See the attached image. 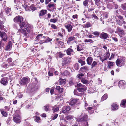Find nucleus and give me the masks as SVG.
Wrapping results in <instances>:
<instances>
[{
  "instance_id": "f257e3e1",
  "label": "nucleus",
  "mask_w": 126,
  "mask_h": 126,
  "mask_svg": "<svg viewBox=\"0 0 126 126\" xmlns=\"http://www.w3.org/2000/svg\"><path fill=\"white\" fill-rule=\"evenodd\" d=\"M14 21L16 23L18 24L20 28L24 27L25 24L23 20V18L22 16H16L13 19Z\"/></svg>"
},
{
  "instance_id": "f03ea898",
  "label": "nucleus",
  "mask_w": 126,
  "mask_h": 126,
  "mask_svg": "<svg viewBox=\"0 0 126 126\" xmlns=\"http://www.w3.org/2000/svg\"><path fill=\"white\" fill-rule=\"evenodd\" d=\"M87 89L86 87L84 85L80 83L77 84V90L80 92L82 93L86 91Z\"/></svg>"
},
{
  "instance_id": "7ed1b4c3",
  "label": "nucleus",
  "mask_w": 126,
  "mask_h": 126,
  "mask_svg": "<svg viewBox=\"0 0 126 126\" xmlns=\"http://www.w3.org/2000/svg\"><path fill=\"white\" fill-rule=\"evenodd\" d=\"M30 79L28 77L23 78L20 81L19 84L21 85L26 84L30 82Z\"/></svg>"
},
{
  "instance_id": "20e7f679",
  "label": "nucleus",
  "mask_w": 126,
  "mask_h": 126,
  "mask_svg": "<svg viewBox=\"0 0 126 126\" xmlns=\"http://www.w3.org/2000/svg\"><path fill=\"white\" fill-rule=\"evenodd\" d=\"M118 86L121 89H124L126 87V84L125 81L124 80L120 81L118 83Z\"/></svg>"
},
{
  "instance_id": "39448f33",
  "label": "nucleus",
  "mask_w": 126,
  "mask_h": 126,
  "mask_svg": "<svg viewBox=\"0 0 126 126\" xmlns=\"http://www.w3.org/2000/svg\"><path fill=\"white\" fill-rule=\"evenodd\" d=\"M0 36L2 39L4 41H6L7 40V37L6 33L4 32L0 31Z\"/></svg>"
},
{
  "instance_id": "423d86ee",
  "label": "nucleus",
  "mask_w": 126,
  "mask_h": 126,
  "mask_svg": "<svg viewBox=\"0 0 126 126\" xmlns=\"http://www.w3.org/2000/svg\"><path fill=\"white\" fill-rule=\"evenodd\" d=\"M83 114H84L83 113H82L80 117L78 119V120L79 122L85 121L87 120L88 118L87 116L85 114L83 117H82V116Z\"/></svg>"
},
{
  "instance_id": "0eeeda50",
  "label": "nucleus",
  "mask_w": 126,
  "mask_h": 126,
  "mask_svg": "<svg viewBox=\"0 0 126 126\" xmlns=\"http://www.w3.org/2000/svg\"><path fill=\"white\" fill-rule=\"evenodd\" d=\"M13 120L17 123H19L21 122V118L20 116L17 114H15L13 117Z\"/></svg>"
},
{
  "instance_id": "6e6552de",
  "label": "nucleus",
  "mask_w": 126,
  "mask_h": 126,
  "mask_svg": "<svg viewBox=\"0 0 126 126\" xmlns=\"http://www.w3.org/2000/svg\"><path fill=\"white\" fill-rule=\"evenodd\" d=\"M71 59L70 58H65L63 61L62 65V66H64L67 64H69L70 62Z\"/></svg>"
},
{
  "instance_id": "1a4fd4ad",
  "label": "nucleus",
  "mask_w": 126,
  "mask_h": 126,
  "mask_svg": "<svg viewBox=\"0 0 126 126\" xmlns=\"http://www.w3.org/2000/svg\"><path fill=\"white\" fill-rule=\"evenodd\" d=\"M117 16L118 18L120 19L119 20H116V21L117 23L119 25H121L122 24V22L120 20L123 21L124 20V19L123 18V16H121L120 15H118Z\"/></svg>"
},
{
  "instance_id": "9d476101",
  "label": "nucleus",
  "mask_w": 126,
  "mask_h": 126,
  "mask_svg": "<svg viewBox=\"0 0 126 126\" xmlns=\"http://www.w3.org/2000/svg\"><path fill=\"white\" fill-rule=\"evenodd\" d=\"M109 36V34L107 33L102 32L99 35V37L100 38L106 40L108 38Z\"/></svg>"
},
{
  "instance_id": "9b49d317",
  "label": "nucleus",
  "mask_w": 126,
  "mask_h": 126,
  "mask_svg": "<svg viewBox=\"0 0 126 126\" xmlns=\"http://www.w3.org/2000/svg\"><path fill=\"white\" fill-rule=\"evenodd\" d=\"M125 59H124L122 58L118 59L116 62V65L117 66H119L120 65V63L122 62L124 64L125 63Z\"/></svg>"
},
{
  "instance_id": "f8f14e48",
  "label": "nucleus",
  "mask_w": 126,
  "mask_h": 126,
  "mask_svg": "<svg viewBox=\"0 0 126 126\" xmlns=\"http://www.w3.org/2000/svg\"><path fill=\"white\" fill-rule=\"evenodd\" d=\"M47 12L46 10L42 9L39 12V16L40 18L42 16H44Z\"/></svg>"
},
{
  "instance_id": "ddd939ff",
  "label": "nucleus",
  "mask_w": 126,
  "mask_h": 126,
  "mask_svg": "<svg viewBox=\"0 0 126 126\" xmlns=\"http://www.w3.org/2000/svg\"><path fill=\"white\" fill-rule=\"evenodd\" d=\"M8 78H7L5 77L2 78L1 80V83L4 85H6L8 83Z\"/></svg>"
},
{
  "instance_id": "4468645a",
  "label": "nucleus",
  "mask_w": 126,
  "mask_h": 126,
  "mask_svg": "<svg viewBox=\"0 0 126 126\" xmlns=\"http://www.w3.org/2000/svg\"><path fill=\"white\" fill-rule=\"evenodd\" d=\"M70 109L69 106H65L63 108L62 111L64 113H66L68 112Z\"/></svg>"
},
{
  "instance_id": "2eb2a0df",
  "label": "nucleus",
  "mask_w": 126,
  "mask_h": 126,
  "mask_svg": "<svg viewBox=\"0 0 126 126\" xmlns=\"http://www.w3.org/2000/svg\"><path fill=\"white\" fill-rule=\"evenodd\" d=\"M78 100L77 99H74L71 100V108L72 107L74 108V110L76 107V106L75 105Z\"/></svg>"
},
{
  "instance_id": "dca6fc26",
  "label": "nucleus",
  "mask_w": 126,
  "mask_h": 126,
  "mask_svg": "<svg viewBox=\"0 0 126 126\" xmlns=\"http://www.w3.org/2000/svg\"><path fill=\"white\" fill-rule=\"evenodd\" d=\"M85 48V46L82 44H80L77 46V50L78 51H80L83 50Z\"/></svg>"
},
{
  "instance_id": "f3484780",
  "label": "nucleus",
  "mask_w": 126,
  "mask_h": 126,
  "mask_svg": "<svg viewBox=\"0 0 126 126\" xmlns=\"http://www.w3.org/2000/svg\"><path fill=\"white\" fill-rule=\"evenodd\" d=\"M12 43L11 41L9 42L8 44L6 46L5 50H10L12 48Z\"/></svg>"
},
{
  "instance_id": "a211bd4d",
  "label": "nucleus",
  "mask_w": 126,
  "mask_h": 126,
  "mask_svg": "<svg viewBox=\"0 0 126 126\" xmlns=\"http://www.w3.org/2000/svg\"><path fill=\"white\" fill-rule=\"evenodd\" d=\"M65 27L67 29L68 31L69 32L71 31V24L69 23H66L65 24Z\"/></svg>"
},
{
  "instance_id": "6ab92c4d",
  "label": "nucleus",
  "mask_w": 126,
  "mask_h": 126,
  "mask_svg": "<svg viewBox=\"0 0 126 126\" xmlns=\"http://www.w3.org/2000/svg\"><path fill=\"white\" fill-rule=\"evenodd\" d=\"M1 17L0 16V29L1 30H4L5 29L4 26L3 25L4 22L1 20Z\"/></svg>"
},
{
  "instance_id": "aec40b11",
  "label": "nucleus",
  "mask_w": 126,
  "mask_h": 126,
  "mask_svg": "<svg viewBox=\"0 0 126 126\" xmlns=\"http://www.w3.org/2000/svg\"><path fill=\"white\" fill-rule=\"evenodd\" d=\"M118 106H119L116 104L113 103L111 105V109L112 110H116L118 109Z\"/></svg>"
},
{
  "instance_id": "412c9836",
  "label": "nucleus",
  "mask_w": 126,
  "mask_h": 126,
  "mask_svg": "<svg viewBox=\"0 0 126 126\" xmlns=\"http://www.w3.org/2000/svg\"><path fill=\"white\" fill-rule=\"evenodd\" d=\"M19 29L18 30V31L19 32H20L21 33L23 34V35L25 36H26L28 34V32H26V31L24 29Z\"/></svg>"
},
{
  "instance_id": "4be33fe9",
  "label": "nucleus",
  "mask_w": 126,
  "mask_h": 126,
  "mask_svg": "<svg viewBox=\"0 0 126 126\" xmlns=\"http://www.w3.org/2000/svg\"><path fill=\"white\" fill-rule=\"evenodd\" d=\"M93 60V59L92 57H89L87 59V64L89 65L91 64Z\"/></svg>"
},
{
  "instance_id": "5701e85b",
  "label": "nucleus",
  "mask_w": 126,
  "mask_h": 126,
  "mask_svg": "<svg viewBox=\"0 0 126 126\" xmlns=\"http://www.w3.org/2000/svg\"><path fill=\"white\" fill-rule=\"evenodd\" d=\"M120 106L123 107H126V99H123L122 101Z\"/></svg>"
},
{
  "instance_id": "b1692460",
  "label": "nucleus",
  "mask_w": 126,
  "mask_h": 126,
  "mask_svg": "<svg viewBox=\"0 0 126 126\" xmlns=\"http://www.w3.org/2000/svg\"><path fill=\"white\" fill-rule=\"evenodd\" d=\"M55 5H56L55 4ZM55 6V4L54 3L50 2L48 4L47 6V8L49 9H50L54 8Z\"/></svg>"
},
{
  "instance_id": "393cba45",
  "label": "nucleus",
  "mask_w": 126,
  "mask_h": 126,
  "mask_svg": "<svg viewBox=\"0 0 126 126\" xmlns=\"http://www.w3.org/2000/svg\"><path fill=\"white\" fill-rule=\"evenodd\" d=\"M43 35V34L42 33L38 35L35 39V41H36V42H36L37 41H39V39L41 38Z\"/></svg>"
},
{
  "instance_id": "a878e982",
  "label": "nucleus",
  "mask_w": 126,
  "mask_h": 126,
  "mask_svg": "<svg viewBox=\"0 0 126 126\" xmlns=\"http://www.w3.org/2000/svg\"><path fill=\"white\" fill-rule=\"evenodd\" d=\"M84 25L85 28H88L92 27V24L90 22H87Z\"/></svg>"
},
{
  "instance_id": "bb28decb",
  "label": "nucleus",
  "mask_w": 126,
  "mask_h": 126,
  "mask_svg": "<svg viewBox=\"0 0 126 126\" xmlns=\"http://www.w3.org/2000/svg\"><path fill=\"white\" fill-rule=\"evenodd\" d=\"M56 41L59 44H60L61 45H63V42L61 41V39L59 38H57L55 39Z\"/></svg>"
},
{
  "instance_id": "cd10ccee",
  "label": "nucleus",
  "mask_w": 126,
  "mask_h": 126,
  "mask_svg": "<svg viewBox=\"0 0 126 126\" xmlns=\"http://www.w3.org/2000/svg\"><path fill=\"white\" fill-rule=\"evenodd\" d=\"M100 57V60L102 62L107 59V58L105 56H97V57Z\"/></svg>"
},
{
  "instance_id": "c85d7f7f",
  "label": "nucleus",
  "mask_w": 126,
  "mask_h": 126,
  "mask_svg": "<svg viewBox=\"0 0 126 126\" xmlns=\"http://www.w3.org/2000/svg\"><path fill=\"white\" fill-rule=\"evenodd\" d=\"M59 81L60 84H64L65 83V79H61L59 80Z\"/></svg>"
},
{
  "instance_id": "c756f323",
  "label": "nucleus",
  "mask_w": 126,
  "mask_h": 126,
  "mask_svg": "<svg viewBox=\"0 0 126 126\" xmlns=\"http://www.w3.org/2000/svg\"><path fill=\"white\" fill-rule=\"evenodd\" d=\"M50 22L54 23H55L57 21H58V19L57 17H56L55 19H51L50 20Z\"/></svg>"
},
{
  "instance_id": "7c9ffc66",
  "label": "nucleus",
  "mask_w": 126,
  "mask_h": 126,
  "mask_svg": "<svg viewBox=\"0 0 126 126\" xmlns=\"http://www.w3.org/2000/svg\"><path fill=\"white\" fill-rule=\"evenodd\" d=\"M109 16V13L107 12H104L103 13V18H107Z\"/></svg>"
},
{
  "instance_id": "2f4dec72",
  "label": "nucleus",
  "mask_w": 126,
  "mask_h": 126,
  "mask_svg": "<svg viewBox=\"0 0 126 126\" xmlns=\"http://www.w3.org/2000/svg\"><path fill=\"white\" fill-rule=\"evenodd\" d=\"M11 11V9L9 8H8L6 10L5 12L7 14V15L8 16L9 15L10 13V11Z\"/></svg>"
},
{
  "instance_id": "473e14b6",
  "label": "nucleus",
  "mask_w": 126,
  "mask_h": 126,
  "mask_svg": "<svg viewBox=\"0 0 126 126\" xmlns=\"http://www.w3.org/2000/svg\"><path fill=\"white\" fill-rule=\"evenodd\" d=\"M29 10H30L29 9L33 11H34L37 9L36 8L34 7L33 5H32L29 7Z\"/></svg>"
},
{
  "instance_id": "72a5a7b5",
  "label": "nucleus",
  "mask_w": 126,
  "mask_h": 126,
  "mask_svg": "<svg viewBox=\"0 0 126 126\" xmlns=\"http://www.w3.org/2000/svg\"><path fill=\"white\" fill-rule=\"evenodd\" d=\"M121 7L122 9L124 10H126V3L122 4Z\"/></svg>"
},
{
  "instance_id": "f704fd0d",
  "label": "nucleus",
  "mask_w": 126,
  "mask_h": 126,
  "mask_svg": "<svg viewBox=\"0 0 126 126\" xmlns=\"http://www.w3.org/2000/svg\"><path fill=\"white\" fill-rule=\"evenodd\" d=\"M1 112L2 115L5 117H7L8 114L7 113L5 112L3 110H1Z\"/></svg>"
},
{
  "instance_id": "c9c22d12",
  "label": "nucleus",
  "mask_w": 126,
  "mask_h": 126,
  "mask_svg": "<svg viewBox=\"0 0 126 126\" xmlns=\"http://www.w3.org/2000/svg\"><path fill=\"white\" fill-rule=\"evenodd\" d=\"M107 95L106 94H105L102 97L101 99V101H103L106 100L107 98Z\"/></svg>"
},
{
  "instance_id": "e433bc0d",
  "label": "nucleus",
  "mask_w": 126,
  "mask_h": 126,
  "mask_svg": "<svg viewBox=\"0 0 126 126\" xmlns=\"http://www.w3.org/2000/svg\"><path fill=\"white\" fill-rule=\"evenodd\" d=\"M81 81L84 84H87L88 82V81L84 78H82L81 80Z\"/></svg>"
},
{
  "instance_id": "4c0bfd02",
  "label": "nucleus",
  "mask_w": 126,
  "mask_h": 126,
  "mask_svg": "<svg viewBox=\"0 0 126 126\" xmlns=\"http://www.w3.org/2000/svg\"><path fill=\"white\" fill-rule=\"evenodd\" d=\"M84 73L79 74L77 75V77L79 79H81L82 77V76H84Z\"/></svg>"
},
{
  "instance_id": "58836bf2",
  "label": "nucleus",
  "mask_w": 126,
  "mask_h": 126,
  "mask_svg": "<svg viewBox=\"0 0 126 126\" xmlns=\"http://www.w3.org/2000/svg\"><path fill=\"white\" fill-rule=\"evenodd\" d=\"M93 34L94 35L96 36L97 37H98L100 35V32L98 31L94 32H93Z\"/></svg>"
},
{
  "instance_id": "ea45409f",
  "label": "nucleus",
  "mask_w": 126,
  "mask_h": 126,
  "mask_svg": "<svg viewBox=\"0 0 126 126\" xmlns=\"http://www.w3.org/2000/svg\"><path fill=\"white\" fill-rule=\"evenodd\" d=\"M84 42L86 43L90 42L91 43H93L94 42L93 40L91 39H86L84 40Z\"/></svg>"
},
{
  "instance_id": "a19ab883",
  "label": "nucleus",
  "mask_w": 126,
  "mask_h": 126,
  "mask_svg": "<svg viewBox=\"0 0 126 126\" xmlns=\"http://www.w3.org/2000/svg\"><path fill=\"white\" fill-rule=\"evenodd\" d=\"M107 7L109 9H112L113 8V3H109L107 5Z\"/></svg>"
},
{
  "instance_id": "79ce46f5",
  "label": "nucleus",
  "mask_w": 126,
  "mask_h": 126,
  "mask_svg": "<svg viewBox=\"0 0 126 126\" xmlns=\"http://www.w3.org/2000/svg\"><path fill=\"white\" fill-rule=\"evenodd\" d=\"M51 27L53 29H57L58 27L55 24H52L51 25Z\"/></svg>"
},
{
  "instance_id": "37998d69",
  "label": "nucleus",
  "mask_w": 126,
  "mask_h": 126,
  "mask_svg": "<svg viewBox=\"0 0 126 126\" xmlns=\"http://www.w3.org/2000/svg\"><path fill=\"white\" fill-rule=\"evenodd\" d=\"M81 64V65H83L85 64V62L84 61H82L81 60H80L78 61Z\"/></svg>"
},
{
  "instance_id": "c03bdc74",
  "label": "nucleus",
  "mask_w": 126,
  "mask_h": 126,
  "mask_svg": "<svg viewBox=\"0 0 126 126\" xmlns=\"http://www.w3.org/2000/svg\"><path fill=\"white\" fill-rule=\"evenodd\" d=\"M97 64V62L95 61H94L91 65V68H93Z\"/></svg>"
},
{
  "instance_id": "a18cd8bd",
  "label": "nucleus",
  "mask_w": 126,
  "mask_h": 126,
  "mask_svg": "<svg viewBox=\"0 0 126 126\" xmlns=\"http://www.w3.org/2000/svg\"><path fill=\"white\" fill-rule=\"evenodd\" d=\"M95 2V4L97 6L99 5V4L101 2L100 0H94Z\"/></svg>"
},
{
  "instance_id": "49530a36",
  "label": "nucleus",
  "mask_w": 126,
  "mask_h": 126,
  "mask_svg": "<svg viewBox=\"0 0 126 126\" xmlns=\"http://www.w3.org/2000/svg\"><path fill=\"white\" fill-rule=\"evenodd\" d=\"M113 7H114L115 9H117L118 8V6L117 4L114 2L113 3Z\"/></svg>"
},
{
  "instance_id": "de8ad7c7",
  "label": "nucleus",
  "mask_w": 126,
  "mask_h": 126,
  "mask_svg": "<svg viewBox=\"0 0 126 126\" xmlns=\"http://www.w3.org/2000/svg\"><path fill=\"white\" fill-rule=\"evenodd\" d=\"M54 107L52 109V110H53L54 112H55L58 111L59 110V108L58 107Z\"/></svg>"
},
{
  "instance_id": "09e8293b",
  "label": "nucleus",
  "mask_w": 126,
  "mask_h": 126,
  "mask_svg": "<svg viewBox=\"0 0 126 126\" xmlns=\"http://www.w3.org/2000/svg\"><path fill=\"white\" fill-rule=\"evenodd\" d=\"M118 32L120 34H123L124 31L121 28H118Z\"/></svg>"
},
{
  "instance_id": "8fccbe9b",
  "label": "nucleus",
  "mask_w": 126,
  "mask_h": 126,
  "mask_svg": "<svg viewBox=\"0 0 126 126\" xmlns=\"http://www.w3.org/2000/svg\"><path fill=\"white\" fill-rule=\"evenodd\" d=\"M71 48H69L66 50L67 54L68 55H69L71 54Z\"/></svg>"
},
{
  "instance_id": "3c124183",
  "label": "nucleus",
  "mask_w": 126,
  "mask_h": 126,
  "mask_svg": "<svg viewBox=\"0 0 126 126\" xmlns=\"http://www.w3.org/2000/svg\"><path fill=\"white\" fill-rule=\"evenodd\" d=\"M88 3L87 0H85L83 2V5L85 7H86Z\"/></svg>"
},
{
  "instance_id": "603ef678",
  "label": "nucleus",
  "mask_w": 126,
  "mask_h": 126,
  "mask_svg": "<svg viewBox=\"0 0 126 126\" xmlns=\"http://www.w3.org/2000/svg\"><path fill=\"white\" fill-rule=\"evenodd\" d=\"M126 40V39L125 38L124 39H123L121 40L122 42L121 43V44L123 45H125L126 43V42L125 41Z\"/></svg>"
},
{
  "instance_id": "864d4df0",
  "label": "nucleus",
  "mask_w": 126,
  "mask_h": 126,
  "mask_svg": "<svg viewBox=\"0 0 126 126\" xmlns=\"http://www.w3.org/2000/svg\"><path fill=\"white\" fill-rule=\"evenodd\" d=\"M58 114H55L53 117L52 118V119L53 120H54L56 119L58 117Z\"/></svg>"
},
{
  "instance_id": "5fc2aeb1",
  "label": "nucleus",
  "mask_w": 126,
  "mask_h": 126,
  "mask_svg": "<svg viewBox=\"0 0 126 126\" xmlns=\"http://www.w3.org/2000/svg\"><path fill=\"white\" fill-rule=\"evenodd\" d=\"M82 69H83L87 70H88V67L86 66H84L81 67L80 69V70L81 71L82 70Z\"/></svg>"
},
{
  "instance_id": "6e6d98bb",
  "label": "nucleus",
  "mask_w": 126,
  "mask_h": 126,
  "mask_svg": "<svg viewBox=\"0 0 126 126\" xmlns=\"http://www.w3.org/2000/svg\"><path fill=\"white\" fill-rule=\"evenodd\" d=\"M94 8L93 7H91V6H90L89 7L88 11L90 12L93 10H94Z\"/></svg>"
},
{
  "instance_id": "4d7b16f0",
  "label": "nucleus",
  "mask_w": 126,
  "mask_h": 126,
  "mask_svg": "<svg viewBox=\"0 0 126 126\" xmlns=\"http://www.w3.org/2000/svg\"><path fill=\"white\" fill-rule=\"evenodd\" d=\"M74 68L76 70H78L79 69L78 65V64H75L74 66Z\"/></svg>"
},
{
  "instance_id": "13d9d810",
  "label": "nucleus",
  "mask_w": 126,
  "mask_h": 126,
  "mask_svg": "<svg viewBox=\"0 0 126 126\" xmlns=\"http://www.w3.org/2000/svg\"><path fill=\"white\" fill-rule=\"evenodd\" d=\"M24 28L26 30L27 32H31L30 30L28 29V27L27 26H26V25H25L24 26Z\"/></svg>"
},
{
  "instance_id": "bf43d9fd",
  "label": "nucleus",
  "mask_w": 126,
  "mask_h": 126,
  "mask_svg": "<svg viewBox=\"0 0 126 126\" xmlns=\"http://www.w3.org/2000/svg\"><path fill=\"white\" fill-rule=\"evenodd\" d=\"M40 120V118L38 116H36L35 119V121L36 122H39V121Z\"/></svg>"
},
{
  "instance_id": "052dcab7",
  "label": "nucleus",
  "mask_w": 126,
  "mask_h": 126,
  "mask_svg": "<svg viewBox=\"0 0 126 126\" xmlns=\"http://www.w3.org/2000/svg\"><path fill=\"white\" fill-rule=\"evenodd\" d=\"M71 42V37H70L68 39L67 41V43L68 44H70Z\"/></svg>"
},
{
  "instance_id": "680f3d73",
  "label": "nucleus",
  "mask_w": 126,
  "mask_h": 126,
  "mask_svg": "<svg viewBox=\"0 0 126 126\" xmlns=\"http://www.w3.org/2000/svg\"><path fill=\"white\" fill-rule=\"evenodd\" d=\"M112 39L115 42H117L118 41V39L117 38L115 37H112Z\"/></svg>"
},
{
  "instance_id": "e2e57ef3",
  "label": "nucleus",
  "mask_w": 126,
  "mask_h": 126,
  "mask_svg": "<svg viewBox=\"0 0 126 126\" xmlns=\"http://www.w3.org/2000/svg\"><path fill=\"white\" fill-rule=\"evenodd\" d=\"M31 51V52L33 53L34 52L36 53L37 51V49L35 48H33L32 49Z\"/></svg>"
},
{
  "instance_id": "0e129e2a",
  "label": "nucleus",
  "mask_w": 126,
  "mask_h": 126,
  "mask_svg": "<svg viewBox=\"0 0 126 126\" xmlns=\"http://www.w3.org/2000/svg\"><path fill=\"white\" fill-rule=\"evenodd\" d=\"M92 16L94 19H96V20H97L98 19V17L95 14H93L92 15Z\"/></svg>"
},
{
  "instance_id": "69168bd1",
  "label": "nucleus",
  "mask_w": 126,
  "mask_h": 126,
  "mask_svg": "<svg viewBox=\"0 0 126 126\" xmlns=\"http://www.w3.org/2000/svg\"><path fill=\"white\" fill-rule=\"evenodd\" d=\"M51 0H45V4L47 5L51 1Z\"/></svg>"
},
{
  "instance_id": "338daca9",
  "label": "nucleus",
  "mask_w": 126,
  "mask_h": 126,
  "mask_svg": "<svg viewBox=\"0 0 126 126\" xmlns=\"http://www.w3.org/2000/svg\"><path fill=\"white\" fill-rule=\"evenodd\" d=\"M78 16V15H77L76 14L74 15H73L72 16V17L74 19H77Z\"/></svg>"
},
{
  "instance_id": "774afa93",
  "label": "nucleus",
  "mask_w": 126,
  "mask_h": 126,
  "mask_svg": "<svg viewBox=\"0 0 126 126\" xmlns=\"http://www.w3.org/2000/svg\"><path fill=\"white\" fill-rule=\"evenodd\" d=\"M44 108L45 110L46 111H47L49 110L48 107L47 106H45L44 107Z\"/></svg>"
}]
</instances>
